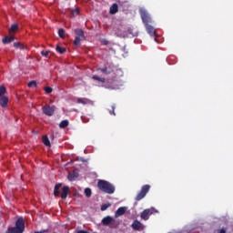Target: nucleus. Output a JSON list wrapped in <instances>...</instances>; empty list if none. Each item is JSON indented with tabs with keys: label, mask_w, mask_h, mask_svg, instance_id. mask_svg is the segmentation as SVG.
I'll return each instance as SVG.
<instances>
[{
	"label": "nucleus",
	"mask_w": 233,
	"mask_h": 233,
	"mask_svg": "<svg viewBox=\"0 0 233 233\" xmlns=\"http://www.w3.org/2000/svg\"><path fill=\"white\" fill-rule=\"evenodd\" d=\"M80 11H81V9L79 7H76V8L73 9L71 11V14H72L73 17L77 16V15L79 14Z\"/></svg>",
	"instance_id": "nucleus-23"
},
{
	"label": "nucleus",
	"mask_w": 233,
	"mask_h": 233,
	"mask_svg": "<svg viewBox=\"0 0 233 233\" xmlns=\"http://www.w3.org/2000/svg\"><path fill=\"white\" fill-rule=\"evenodd\" d=\"M35 233H45V231H35Z\"/></svg>",
	"instance_id": "nucleus-37"
},
{
	"label": "nucleus",
	"mask_w": 233,
	"mask_h": 233,
	"mask_svg": "<svg viewBox=\"0 0 233 233\" xmlns=\"http://www.w3.org/2000/svg\"><path fill=\"white\" fill-rule=\"evenodd\" d=\"M97 187L105 194H114L116 192V187L106 180H98Z\"/></svg>",
	"instance_id": "nucleus-1"
},
{
	"label": "nucleus",
	"mask_w": 233,
	"mask_h": 233,
	"mask_svg": "<svg viewBox=\"0 0 233 233\" xmlns=\"http://www.w3.org/2000/svg\"><path fill=\"white\" fill-rule=\"evenodd\" d=\"M119 12V5L117 4H113L110 8H109V14H111V15H114L116 14H117Z\"/></svg>",
	"instance_id": "nucleus-12"
},
{
	"label": "nucleus",
	"mask_w": 233,
	"mask_h": 233,
	"mask_svg": "<svg viewBox=\"0 0 233 233\" xmlns=\"http://www.w3.org/2000/svg\"><path fill=\"white\" fill-rule=\"evenodd\" d=\"M154 212H156V209H154V208L144 209L140 214V218L141 219H144V221H148L149 217L152 216Z\"/></svg>",
	"instance_id": "nucleus-7"
},
{
	"label": "nucleus",
	"mask_w": 233,
	"mask_h": 233,
	"mask_svg": "<svg viewBox=\"0 0 233 233\" xmlns=\"http://www.w3.org/2000/svg\"><path fill=\"white\" fill-rule=\"evenodd\" d=\"M68 194H70V187L68 186H64L62 187V193L60 195L61 199H66V198H68Z\"/></svg>",
	"instance_id": "nucleus-11"
},
{
	"label": "nucleus",
	"mask_w": 233,
	"mask_h": 233,
	"mask_svg": "<svg viewBox=\"0 0 233 233\" xmlns=\"http://www.w3.org/2000/svg\"><path fill=\"white\" fill-rule=\"evenodd\" d=\"M68 127V120H63L59 124V128H66Z\"/></svg>",
	"instance_id": "nucleus-22"
},
{
	"label": "nucleus",
	"mask_w": 233,
	"mask_h": 233,
	"mask_svg": "<svg viewBox=\"0 0 233 233\" xmlns=\"http://www.w3.org/2000/svg\"><path fill=\"white\" fill-rule=\"evenodd\" d=\"M5 94H6V87L5 86H0V97H5Z\"/></svg>",
	"instance_id": "nucleus-24"
},
{
	"label": "nucleus",
	"mask_w": 233,
	"mask_h": 233,
	"mask_svg": "<svg viewBox=\"0 0 233 233\" xmlns=\"http://www.w3.org/2000/svg\"><path fill=\"white\" fill-rule=\"evenodd\" d=\"M0 106H2V108H6V106H8V97L1 96L0 97Z\"/></svg>",
	"instance_id": "nucleus-17"
},
{
	"label": "nucleus",
	"mask_w": 233,
	"mask_h": 233,
	"mask_svg": "<svg viewBox=\"0 0 233 233\" xmlns=\"http://www.w3.org/2000/svg\"><path fill=\"white\" fill-rule=\"evenodd\" d=\"M75 34L76 36L75 37L74 45L75 46H79V45H81V41H85L86 39L85 36V31H83V29L76 28L75 29Z\"/></svg>",
	"instance_id": "nucleus-3"
},
{
	"label": "nucleus",
	"mask_w": 233,
	"mask_h": 233,
	"mask_svg": "<svg viewBox=\"0 0 233 233\" xmlns=\"http://www.w3.org/2000/svg\"><path fill=\"white\" fill-rule=\"evenodd\" d=\"M127 210H128V208L127 207L118 208L115 213V218H120V216H125V214H127Z\"/></svg>",
	"instance_id": "nucleus-10"
},
{
	"label": "nucleus",
	"mask_w": 233,
	"mask_h": 233,
	"mask_svg": "<svg viewBox=\"0 0 233 233\" xmlns=\"http://www.w3.org/2000/svg\"><path fill=\"white\" fill-rule=\"evenodd\" d=\"M50 53L49 50L47 51H41V56H43L44 57H48V54Z\"/></svg>",
	"instance_id": "nucleus-34"
},
{
	"label": "nucleus",
	"mask_w": 233,
	"mask_h": 233,
	"mask_svg": "<svg viewBox=\"0 0 233 233\" xmlns=\"http://www.w3.org/2000/svg\"><path fill=\"white\" fill-rule=\"evenodd\" d=\"M65 34H66L65 29L60 28L58 30V35H59V37H61V39H65Z\"/></svg>",
	"instance_id": "nucleus-27"
},
{
	"label": "nucleus",
	"mask_w": 233,
	"mask_h": 233,
	"mask_svg": "<svg viewBox=\"0 0 233 233\" xmlns=\"http://www.w3.org/2000/svg\"><path fill=\"white\" fill-rule=\"evenodd\" d=\"M19 28V25L15 24V25H12L11 27L9 28V32H17Z\"/></svg>",
	"instance_id": "nucleus-25"
},
{
	"label": "nucleus",
	"mask_w": 233,
	"mask_h": 233,
	"mask_svg": "<svg viewBox=\"0 0 233 233\" xmlns=\"http://www.w3.org/2000/svg\"><path fill=\"white\" fill-rule=\"evenodd\" d=\"M102 43H104V45H108V41L106 40V39H104V40L102 41Z\"/></svg>",
	"instance_id": "nucleus-36"
},
{
	"label": "nucleus",
	"mask_w": 233,
	"mask_h": 233,
	"mask_svg": "<svg viewBox=\"0 0 233 233\" xmlns=\"http://www.w3.org/2000/svg\"><path fill=\"white\" fill-rule=\"evenodd\" d=\"M27 86L29 88H32V86H37V82L35 80H33L27 84Z\"/></svg>",
	"instance_id": "nucleus-30"
},
{
	"label": "nucleus",
	"mask_w": 233,
	"mask_h": 233,
	"mask_svg": "<svg viewBox=\"0 0 233 233\" xmlns=\"http://www.w3.org/2000/svg\"><path fill=\"white\" fill-rule=\"evenodd\" d=\"M97 72H102V74H106V76H108V74H112L114 70L110 67H99L96 69Z\"/></svg>",
	"instance_id": "nucleus-13"
},
{
	"label": "nucleus",
	"mask_w": 233,
	"mask_h": 233,
	"mask_svg": "<svg viewBox=\"0 0 233 233\" xmlns=\"http://www.w3.org/2000/svg\"><path fill=\"white\" fill-rule=\"evenodd\" d=\"M102 225L105 227H108V225H116V219L110 216L105 217L102 219Z\"/></svg>",
	"instance_id": "nucleus-9"
},
{
	"label": "nucleus",
	"mask_w": 233,
	"mask_h": 233,
	"mask_svg": "<svg viewBox=\"0 0 233 233\" xmlns=\"http://www.w3.org/2000/svg\"><path fill=\"white\" fill-rule=\"evenodd\" d=\"M109 113L112 114L113 116H116V105L111 106V110H109Z\"/></svg>",
	"instance_id": "nucleus-32"
},
{
	"label": "nucleus",
	"mask_w": 233,
	"mask_h": 233,
	"mask_svg": "<svg viewBox=\"0 0 233 233\" xmlns=\"http://www.w3.org/2000/svg\"><path fill=\"white\" fill-rule=\"evenodd\" d=\"M77 177H79V174H77V172H76V171H72V172L68 173V175H67L68 181H76V179H77Z\"/></svg>",
	"instance_id": "nucleus-14"
},
{
	"label": "nucleus",
	"mask_w": 233,
	"mask_h": 233,
	"mask_svg": "<svg viewBox=\"0 0 233 233\" xmlns=\"http://www.w3.org/2000/svg\"><path fill=\"white\" fill-rule=\"evenodd\" d=\"M147 192H150V185L147 184L142 186L140 191L136 196L135 200L141 201V199L145 198Z\"/></svg>",
	"instance_id": "nucleus-4"
},
{
	"label": "nucleus",
	"mask_w": 233,
	"mask_h": 233,
	"mask_svg": "<svg viewBox=\"0 0 233 233\" xmlns=\"http://www.w3.org/2000/svg\"><path fill=\"white\" fill-rule=\"evenodd\" d=\"M42 139L46 147H50V139H48V136H44Z\"/></svg>",
	"instance_id": "nucleus-19"
},
{
	"label": "nucleus",
	"mask_w": 233,
	"mask_h": 233,
	"mask_svg": "<svg viewBox=\"0 0 233 233\" xmlns=\"http://www.w3.org/2000/svg\"><path fill=\"white\" fill-rule=\"evenodd\" d=\"M61 187H63V184L61 183H58L55 186V189H54L55 198H59V196H61V191H60Z\"/></svg>",
	"instance_id": "nucleus-15"
},
{
	"label": "nucleus",
	"mask_w": 233,
	"mask_h": 233,
	"mask_svg": "<svg viewBox=\"0 0 233 233\" xmlns=\"http://www.w3.org/2000/svg\"><path fill=\"white\" fill-rule=\"evenodd\" d=\"M85 195H86V198H91V196H92V189H90V187H86L85 189Z\"/></svg>",
	"instance_id": "nucleus-26"
},
{
	"label": "nucleus",
	"mask_w": 233,
	"mask_h": 233,
	"mask_svg": "<svg viewBox=\"0 0 233 233\" xmlns=\"http://www.w3.org/2000/svg\"><path fill=\"white\" fill-rule=\"evenodd\" d=\"M93 79H94L95 81H99L100 83H105V81H106L105 78H103V77H101V76H97V75H94V76H93Z\"/></svg>",
	"instance_id": "nucleus-20"
},
{
	"label": "nucleus",
	"mask_w": 233,
	"mask_h": 233,
	"mask_svg": "<svg viewBox=\"0 0 233 233\" xmlns=\"http://www.w3.org/2000/svg\"><path fill=\"white\" fill-rule=\"evenodd\" d=\"M42 111L45 116L52 117V116L56 113V106L46 105L42 107Z\"/></svg>",
	"instance_id": "nucleus-6"
},
{
	"label": "nucleus",
	"mask_w": 233,
	"mask_h": 233,
	"mask_svg": "<svg viewBox=\"0 0 233 233\" xmlns=\"http://www.w3.org/2000/svg\"><path fill=\"white\" fill-rule=\"evenodd\" d=\"M13 41H15V37L14 36H5L2 39L4 45H8L9 43H13Z\"/></svg>",
	"instance_id": "nucleus-18"
},
{
	"label": "nucleus",
	"mask_w": 233,
	"mask_h": 233,
	"mask_svg": "<svg viewBox=\"0 0 233 233\" xmlns=\"http://www.w3.org/2000/svg\"><path fill=\"white\" fill-rule=\"evenodd\" d=\"M44 90H45L46 94H52V92H53V89L50 86L45 87Z\"/></svg>",
	"instance_id": "nucleus-33"
},
{
	"label": "nucleus",
	"mask_w": 233,
	"mask_h": 233,
	"mask_svg": "<svg viewBox=\"0 0 233 233\" xmlns=\"http://www.w3.org/2000/svg\"><path fill=\"white\" fill-rule=\"evenodd\" d=\"M56 52H59V54H65L66 52V48L61 47L60 46H56Z\"/></svg>",
	"instance_id": "nucleus-28"
},
{
	"label": "nucleus",
	"mask_w": 233,
	"mask_h": 233,
	"mask_svg": "<svg viewBox=\"0 0 233 233\" xmlns=\"http://www.w3.org/2000/svg\"><path fill=\"white\" fill-rule=\"evenodd\" d=\"M76 103L81 104V105H87L88 104V99H86V98H77Z\"/></svg>",
	"instance_id": "nucleus-21"
},
{
	"label": "nucleus",
	"mask_w": 233,
	"mask_h": 233,
	"mask_svg": "<svg viewBox=\"0 0 233 233\" xmlns=\"http://www.w3.org/2000/svg\"><path fill=\"white\" fill-rule=\"evenodd\" d=\"M139 14L145 25H150V23H152V17H150V14H148V11L145 9H140Z\"/></svg>",
	"instance_id": "nucleus-5"
},
{
	"label": "nucleus",
	"mask_w": 233,
	"mask_h": 233,
	"mask_svg": "<svg viewBox=\"0 0 233 233\" xmlns=\"http://www.w3.org/2000/svg\"><path fill=\"white\" fill-rule=\"evenodd\" d=\"M131 227L133 230H137L138 232L145 230V226L139 220H134Z\"/></svg>",
	"instance_id": "nucleus-8"
},
{
	"label": "nucleus",
	"mask_w": 233,
	"mask_h": 233,
	"mask_svg": "<svg viewBox=\"0 0 233 233\" xmlns=\"http://www.w3.org/2000/svg\"><path fill=\"white\" fill-rule=\"evenodd\" d=\"M14 46L15 48H21V50H24L25 49V46H23L21 43L19 42H15L14 43Z\"/></svg>",
	"instance_id": "nucleus-29"
},
{
	"label": "nucleus",
	"mask_w": 233,
	"mask_h": 233,
	"mask_svg": "<svg viewBox=\"0 0 233 233\" xmlns=\"http://www.w3.org/2000/svg\"><path fill=\"white\" fill-rule=\"evenodd\" d=\"M25 232V220L23 218H18L15 227L8 228L5 233H23Z\"/></svg>",
	"instance_id": "nucleus-2"
},
{
	"label": "nucleus",
	"mask_w": 233,
	"mask_h": 233,
	"mask_svg": "<svg viewBox=\"0 0 233 233\" xmlns=\"http://www.w3.org/2000/svg\"><path fill=\"white\" fill-rule=\"evenodd\" d=\"M217 233H227V228H222L217 230Z\"/></svg>",
	"instance_id": "nucleus-35"
},
{
	"label": "nucleus",
	"mask_w": 233,
	"mask_h": 233,
	"mask_svg": "<svg viewBox=\"0 0 233 233\" xmlns=\"http://www.w3.org/2000/svg\"><path fill=\"white\" fill-rule=\"evenodd\" d=\"M147 34H149V35L154 36L156 35V29L154 28V26H152L150 24H147L145 25Z\"/></svg>",
	"instance_id": "nucleus-16"
},
{
	"label": "nucleus",
	"mask_w": 233,
	"mask_h": 233,
	"mask_svg": "<svg viewBox=\"0 0 233 233\" xmlns=\"http://www.w3.org/2000/svg\"><path fill=\"white\" fill-rule=\"evenodd\" d=\"M110 206H111L110 203H108V204H103V205L101 206V210H102V212H105V210H106V208H109Z\"/></svg>",
	"instance_id": "nucleus-31"
}]
</instances>
